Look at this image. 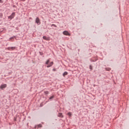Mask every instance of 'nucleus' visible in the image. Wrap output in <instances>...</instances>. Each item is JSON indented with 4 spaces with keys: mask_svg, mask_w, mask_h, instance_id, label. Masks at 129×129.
<instances>
[{
    "mask_svg": "<svg viewBox=\"0 0 129 129\" xmlns=\"http://www.w3.org/2000/svg\"><path fill=\"white\" fill-rule=\"evenodd\" d=\"M45 64L47 65V68H49L52 66H53V64H54V62L53 61H51L50 62V59H48L46 62H45Z\"/></svg>",
    "mask_w": 129,
    "mask_h": 129,
    "instance_id": "1",
    "label": "nucleus"
},
{
    "mask_svg": "<svg viewBox=\"0 0 129 129\" xmlns=\"http://www.w3.org/2000/svg\"><path fill=\"white\" fill-rule=\"evenodd\" d=\"M15 17V13H13L12 15L8 17V19H10V20H12V19H14Z\"/></svg>",
    "mask_w": 129,
    "mask_h": 129,
    "instance_id": "2",
    "label": "nucleus"
},
{
    "mask_svg": "<svg viewBox=\"0 0 129 129\" xmlns=\"http://www.w3.org/2000/svg\"><path fill=\"white\" fill-rule=\"evenodd\" d=\"M35 22L36 24H38V25H40V24H41V22H40V19H39L38 17L36 18Z\"/></svg>",
    "mask_w": 129,
    "mask_h": 129,
    "instance_id": "3",
    "label": "nucleus"
},
{
    "mask_svg": "<svg viewBox=\"0 0 129 129\" xmlns=\"http://www.w3.org/2000/svg\"><path fill=\"white\" fill-rule=\"evenodd\" d=\"M63 35H65L66 36H70V34L67 31H63Z\"/></svg>",
    "mask_w": 129,
    "mask_h": 129,
    "instance_id": "4",
    "label": "nucleus"
},
{
    "mask_svg": "<svg viewBox=\"0 0 129 129\" xmlns=\"http://www.w3.org/2000/svg\"><path fill=\"white\" fill-rule=\"evenodd\" d=\"M7 87V84H3L0 86V89H4Z\"/></svg>",
    "mask_w": 129,
    "mask_h": 129,
    "instance_id": "5",
    "label": "nucleus"
},
{
    "mask_svg": "<svg viewBox=\"0 0 129 129\" xmlns=\"http://www.w3.org/2000/svg\"><path fill=\"white\" fill-rule=\"evenodd\" d=\"M8 50H11L13 51L16 49V47H9L7 48Z\"/></svg>",
    "mask_w": 129,
    "mask_h": 129,
    "instance_id": "6",
    "label": "nucleus"
},
{
    "mask_svg": "<svg viewBox=\"0 0 129 129\" xmlns=\"http://www.w3.org/2000/svg\"><path fill=\"white\" fill-rule=\"evenodd\" d=\"M58 116L59 117H63V115H62V113H59L58 114Z\"/></svg>",
    "mask_w": 129,
    "mask_h": 129,
    "instance_id": "7",
    "label": "nucleus"
},
{
    "mask_svg": "<svg viewBox=\"0 0 129 129\" xmlns=\"http://www.w3.org/2000/svg\"><path fill=\"white\" fill-rule=\"evenodd\" d=\"M68 74V73H67V72H65L63 74V76H66V75H67Z\"/></svg>",
    "mask_w": 129,
    "mask_h": 129,
    "instance_id": "8",
    "label": "nucleus"
},
{
    "mask_svg": "<svg viewBox=\"0 0 129 129\" xmlns=\"http://www.w3.org/2000/svg\"><path fill=\"white\" fill-rule=\"evenodd\" d=\"M43 39H44V40H48V38H47L46 36H43Z\"/></svg>",
    "mask_w": 129,
    "mask_h": 129,
    "instance_id": "9",
    "label": "nucleus"
},
{
    "mask_svg": "<svg viewBox=\"0 0 129 129\" xmlns=\"http://www.w3.org/2000/svg\"><path fill=\"white\" fill-rule=\"evenodd\" d=\"M68 115H69V116H71L72 115V114L71 113V112H69L68 113Z\"/></svg>",
    "mask_w": 129,
    "mask_h": 129,
    "instance_id": "10",
    "label": "nucleus"
},
{
    "mask_svg": "<svg viewBox=\"0 0 129 129\" xmlns=\"http://www.w3.org/2000/svg\"><path fill=\"white\" fill-rule=\"evenodd\" d=\"M55 27V28H57V25H55V24H52L51 27Z\"/></svg>",
    "mask_w": 129,
    "mask_h": 129,
    "instance_id": "11",
    "label": "nucleus"
},
{
    "mask_svg": "<svg viewBox=\"0 0 129 129\" xmlns=\"http://www.w3.org/2000/svg\"><path fill=\"white\" fill-rule=\"evenodd\" d=\"M44 93H45V94H49V92H48V91H45V92H44Z\"/></svg>",
    "mask_w": 129,
    "mask_h": 129,
    "instance_id": "12",
    "label": "nucleus"
},
{
    "mask_svg": "<svg viewBox=\"0 0 129 129\" xmlns=\"http://www.w3.org/2000/svg\"><path fill=\"white\" fill-rule=\"evenodd\" d=\"M53 98H54V96H52L51 97H50L49 98V99H53Z\"/></svg>",
    "mask_w": 129,
    "mask_h": 129,
    "instance_id": "13",
    "label": "nucleus"
},
{
    "mask_svg": "<svg viewBox=\"0 0 129 129\" xmlns=\"http://www.w3.org/2000/svg\"><path fill=\"white\" fill-rule=\"evenodd\" d=\"M12 39H15V37H12L10 38V40H12Z\"/></svg>",
    "mask_w": 129,
    "mask_h": 129,
    "instance_id": "14",
    "label": "nucleus"
},
{
    "mask_svg": "<svg viewBox=\"0 0 129 129\" xmlns=\"http://www.w3.org/2000/svg\"><path fill=\"white\" fill-rule=\"evenodd\" d=\"M38 126H39V127H41L42 126V125L39 124V125H38Z\"/></svg>",
    "mask_w": 129,
    "mask_h": 129,
    "instance_id": "15",
    "label": "nucleus"
},
{
    "mask_svg": "<svg viewBox=\"0 0 129 129\" xmlns=\"http://www.w3.org/2000/svg\"><path fill=\"white\" fill-rule=\"evenodd\" d=\"M108 70L109 71V70H110V69H108Z\"/></svg>",
    "mask_w": 129,
    "mask_h": 129,
    "instance_id": "16",
    "label": "nucleus"
},
{
    "mask_svg": "<svg viewBox=\"0 0 129 129\" xmlns=\"http://www.w3.org/2000/svg\"><path fill=\"white\" fill-rule=\"evenodd\" d=\"M2 1V0H0V2H1Z\"/></svg>",
    "mask_w": 129,
    "mask_h": 129,
    "instance_id": "17",
    "label": "nucleus"
}]
</instances>
